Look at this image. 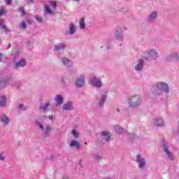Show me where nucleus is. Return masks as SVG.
I'll list each match as a JSON object with an SVG mask.
<instances>
[{
    "instance_id": "nucleus-1",
    "label": "nucleus",
    "mask_w": 179,
    "mask_h": 179,
    "mask_svg": "<svg viewBox=\"0 0 179 179\" xmlns=\"http://www.w3.org/2000/svg\"><path fill=\"white\" fill-rule=\"evenodd\" d=\"M129 101L131 107H138L141 104V96L139 95L131 96Z\"/></svg>"
},
{
    "instance_id": "nucleus-2",
    "label": "nucleus",
    "mask_w": 179,
    "mask_h": 179,
    "mask_svg": "<svg viewBox=\"0 0 179 179\" xmlns=\"http://www.w3.org/2000/svg\"><path fill=\"white\" fill-rule=\"evenodd\" d=\"M156 90H159V92L157 94L159 93H162V90H164V92H169V85L164 83H157V87H156Z\"/></svg>"
},
{
    "instance_id": "nucleus-3",
    "label": "nucleus",
    "mask_w": 179,
    "mask_h": 179,
    "mask_svg": "<svg viewBox=\"0 0 179 179\" xmlns=\"http://www.w3.org/2000/svg\"><path fill=\"white\" fill-rule=\"evenodd\" d=\"M85 83V77L82 76L80 78H78V80H76V85L78 87H82Z\"/></svg>"
},
{
    "instance_id": "nucleus-4",
    "label": "nucleus",
    "mask_w": 179,
    "mask_h": 179,
    "mask_svg": "<svg viewBox=\"0 0 179 179\" xmlns=\"http://www.w3.org/2000/svg\"><path fill=\"white\" fill-rule=\"evenodd\" d=\"M137 163H138L140 169H142V167H145V160L141 158V155L137 156Z\"/></svg>"
},
{
    "instance_id": "nucleus-5",
    "label": "nucleus",
    "mask_w": 179,
    "mask_h": 179,
    "mask_svg": "<svg viewBox=\"0 0 179 179\" xmlns=\"http://www.w3.org/2000/svg\"><path fill=\"white\" fill-rule=\"evenodd\" d=\"M70 146L71 148H76L77 149H80V143H79V142H78V141L76 140H73L71 141V143H70Z\"/></svg>"
},
{
    "instance_id": "nucleus-6",
    "label": "nucleus",
    "mask_w": 179,
    "mask_h": 179,
    "mask_svg": "<svg viewBox=\"0 0 179 179\" xmlns=\"http://www.w3.org/2000/svg\"><path fill=\"white\" fill-rule=\"evenodd\" d=\"M92 83L94 86H96V87H100V86H101V81L97 78H94L92 80Z\"/></svg>"
},
{
    "instance_id": "nucleus-7",
    "label": "nucleus",
    "mask_w": 179,
    "mask_h": 179,
    "mask_svg": "<svg viewBox=\"0 0 179 179\" xmlns=\"http://www.w3.org/2000/svg\"><path fill=\"white\" fill-rule=\"evenodd\" d=\"M142 66H143V60L140 59L138 61V64L136 66V71H141V69H142Z\"/></svg>"
},
{
    "instance_id": "nucleus-8",
    "label": "nucleus",
    "mask_w": 179,
    "mask_h": 179,
    "mask_svg": "<svg viewBox=\"0 0 179 179\" xmlns=\"http://www.w3.org/2000/svg\"><path fill=\"white\" fill-rule=\"evenodd\" d=\"M73 106H72V103L69 102L63 106L64 110H72Z\"/></svg>"
},
{
    "instance_id": "nucleus-9",
    "label": "nucleus",
    "mask_w": 179,
    "mask_h": 179,
    "mask_svg": "<svg viewBox=\"0 0 179 179\" xmlns=\"http://www.w3.org/2000/svg\"><path fill=\"white\" fill-rule=\"evenodd\" d=\"M26 65V61L24 59H21L18 63L16 64L15 68H19V66H24Z\"/></svg>"
},
{
    "instance_id": "nucleus-10",
    "label": "nucleus",
    "mask_w": 179,
    "mask_h": 179,
    "mask_svg": "<svg viewBox=\"0 0 179 179\" xmlns=\"http://www.w3.org/2000/svg\"><path fill=\"white\" fill-rule=\"evenodd\" d=\"M163 148H164V152L168 155V157H169L171 159V160H173V155H171V153L170 152V151H169V150H167V148L166 147V145H164Z\"/></svg>"
},
{
    "instance_id": "nucleus-11",
    "label": "nucleus",
    "mask_w": 179,
    "mask_h": 179,
    "mask_svg": "<svg viewBox=\"0 0 179 179\" xmlns=\"http://www.w3.org/2000/svg\"><path fill=\"white\" fill-rule=\"evenodd\" d=\"M0 106L1 107H4V106H6V98L5 96H1V99L0 101Z\"/></svg>"
},
{
    "instance_id": "nucleus-12",
    "label": "nucleus",
    "mask_w": 179,
    "mask_h": 179,
    "mask_svg": "<svg viewBox=\"0 0 179 179\" xmlns=\"http://www.w3.org/2000/svg\"><path fill=\"white\" fill-rule=\"evenodd\" d=\"M69 29H70V34H73V33H75V25H73V24H69Z\"/></svg>"
},
{
    "instance_id": "nucleus-13",
    "label": "nucleus",
    "mask_w": 179,
    "mask_h": 179,
    "mask_svg": "<svg viewBox=\"0 0 179 179\" xmlns=\"http://www.w3.org/2000/svg\"><path fill=\"white\" fill-rule=\"evenodd\" d=\"M80 24V29H85V18H81L79 22Z\"/></svg>"
},
{
    "instance_id": "nucleus-14",
    "label": "nucleus",
    "mask_w": 179,
    "mask_h": 179,
    "mask_svg": "<svg viewBox=\"0 0 179 179\" xmlns=\"http://www.w3.org/2000/svg\"><path fill=\"white\" fill-rule=\"evenodd\" d=\"M148 58H152L153 59V58H156V52H155L154 50H151L149 53H148Z\"/></svg>"
},
{
    "instance_id": "nucleus-15",
    "label": "nucleus",
    "mask_w": 179,
    "mask_h": 179,
    "mask_svg": "<svg viewBox=\"0 0 179 179\" xmlns=\"http://www.w3.org/2000/svg\"><path fill=\"white\" fill-rule=\"evenodd\" d=\"M156 124L158 127H163L164 125V122H163V120L158 119L156 120Z\"/></svg>"
},
{
    "instance_id": "nucleus-16",
    "label": "nucleus",
    "mask_w": 179,
    "mask_h": 179,
    "mask_svg": "<svg viewBox=\"0 0 179 179\" xmlns=\"http://www.w3.org/2000/svg\"><path fill=\"white\" fill-rule=\"evenodd\" d=\"M101 135H103V136H106V141H110V133H108V131H103L101 133Z\"/></svg>"
},
{
    "instance_id": "nucleus-17",
    "label": "nucleus",
    "mask_w": 179,
    "mask_h": 179,
    "mask_svg": "<svg viewBox=\"0 0 179 179\" xmlns=\"http://www.w3.org/2000/svg\"><path fill=\"white\" fill-rule=\"evenodd\" d=\"M56 101L57 104H62V96H61V95H57L56 96Z\"/></svg>"
},
{
    "instance_id": "nucleus-18",
    "label": "nucleus",
    "mask_w": 179,
    "mask_h": 179,
    "mask_svg": "<svg viewBox=\"0 0 179 179\" xmlns=\"http://www.w3.org/2000/svg\"><path fill=\"white\" fill-rule=\"evenodd\" d=\"M1 120V122H3V124H8V122H9V119L5 115L2 116Z\"/></svg>"
},
{
    "instance_id": "nucleus-19",
    "label": "nucleus",
    "mask_w": 179,
    "mask_h": 179,
    "mask_svg": "<svg viewBox=\"0 0 179 179\" xmlns=\"http://www.w3.org/2000/svg\"><path fill=\"white\" fill-rule=\"evenodd\" d=\"M65 48V44H61L60 45H57L55 47V51H58V50H64Z\"/></svg>"
},
{
    "instance_id": "nucleus-20",
    "label": "nucleus",
    "mask_w": 179,
    "mask_h": 179,
    "mask_svg": "<svg viewBox=\"0 0 179 179\" xmlns=\"http://www.w3.org/2000/svg\"><path fill=\"white\" fill-rule=\"evenodd\" d=\"M62 62L63 64H64L66 66H69V65L71 64V61H69V59H62Z\"/></svg>"
},
{
    "instance_id": "nucleus-21",
    "label": "nucleus",
    "mask_w": 179,
    "mask_h": 179,
    "mask_svg": "<svg viewBox=\"0 0 179 179\" xmlns=\"http://www.w3.org/2000/svg\"><path fill=\"white\" fill-rule=\"evenodd\" d=\"M48 107H50V103L47 102L44 106H41L40 108L43 110V111H47V108H48Z\"/></svg>"
},
{
    "instance_id": "nucleus-22",
    "label": "nucleus",
    "mask_w": 179,
    "mask_h": 179,
    "mask_svg": "<svg viewBox=\"0 0 179 179\" xmlns=\"http://www.w3.org/2000/svg\"><path fill=\"white\" fill-rule=\"evenodd\" d=\"M0 26L1 27V29L4 30V31H6V26L3 24V20L2 19H0Z\"/></svg>"
},
{
    "instance_id": "nucleus-23",
    "label": "nucleus",
    "mask_w": 179,
    "mask_h": 179,
    "mask_svg": "<svg viewBox=\"0 0 179 179\" xmlns=\"http://www.w3.org/2000/svg\"><path fill=\"white\" fill-rule=\"evenodd\" d=\"M71 134L73 135L74 138H79V132L76 130H72Z\"/></svg>"
},
{
    "instance_id": "nucleus-24",
    "label": "nucleus",
    "mask_w": 179,
    "mask_h": 179,
    "mask_svg": "<svg viewBox=\"0 0 179 179\" xmlns=\"http://www.w3.org/2000/svg\"><path fill=\"white\" fill-rule=\"evenodd\" d=\"M115 131H116L117 134H121V132H122V128L120 126H116L115 127Z\"/></svg>"
},
{
    "instance_id": "nucleus-25",
    "label": "nucleus",
    "mask_w": 179,
    "mask_h": 179,
    "mask_svg": "<svg viewBox=\"0 0 179 179\" xmlns=\"http://www.w3.org/2000/svg\"><path fill=\"white\" fill-rule=\"evenodd\" d=\"M45 10H46L47 13H49V15L52 14V10H51V9H50V6H48V5H45Z\"/></svg>"
},
{
    "instance_id": "nucleus-26",
    "label": "nucleus",
    "mask_w": 179,
    "mask_h": 179,
    "mask_svg": "<svg viewBox=\"0 0 179 179\" xmlns=\"http://www.w3.org/2000/svg\"><path fill=\"white\" fill-rule=\"evenodd\" d=\"M50 131H51V127L50 126H46L45 129L43 130V132L45 135H47Z\"/></svg>"
},
{
    "instance_id": "nucleus-27",
    "label": "nucleus",
    "mask_w": 179,
    "mask_h": 179,
    "mask_svg": "<svg viewBox=\"0 0 179 179\" xmlns=\"http://www.w3.org/2000/svg\"><path fill=\"white\" fill-rule=\"evenodd\" d=\"M52 9H55L57 8V2L56 1H50V2Z\"/></svg>"
},
{
    "instance_id": "nucleus-28",
    "label": "nucleus",
    "mask_w": 179,
    "mask_h": 179,
    "mask_svg": "<svg viewBox=\"0 0 179 179\" xmlns=\"http://www.w3.org/2000/svg\"><path fill=\"white\" fill-rule=\"evenodd\" d=\"M19 11L21 13V16H24V15H26V13H24V8H19Z\"/></svg>"
},
{
    "instance_id": "nucleus-29",
    "label": "nucleus",
    "mask_w": 179,
    "mask_h": 179,
    "mask_svg": "<svg viewBox=\"0 0 179 179\" xmlns=\"http://www.w3.org/2000/svg\"><path fill=\"white\" fill-rule=\"evenodd\" d=\"M156 16H157V13L156 12H153L150 15V19H156Z\"/></svg>"
},
{
    "instance_id": "nucleus-30",
    "label": "nucleus",
    "mask_w": 179,
    "mask_h": 179,
    "mask_svg": "<svg viewBox=\"0 0 179 179\" xmlns=\"http://www.w3.org/2000/svg\"><path fill=\"white\" fill-rule=\"evenodd\" d=\"M104 101H106V96H102L101 99L99 101V106H101Z\"/></svg>"
},
{
    "instance_id": "nucleus-31",
    "label": "nucleus",
    "mask_w": 179,
    "mask_h": 179,
    "mask_svg": "<svg viewBox=\"0 0 179 179\" xmlns=\"http://www.w3.org/2000/svg\"><path fill=\"white\" fill-rule=\"evenodd\" d=\"M20 27L21 29H26V27H27V24L24 22H22L20 24Z\"/></svg>"
},
{
    "instance_id": "nucleus-32",
    "label": "nucleus",
    "mask_w": 179,
    "mask_h": 179,
    "mask_svg": "<svg viewBox=\"0 0 179 179\" xmlns=\"http://www.w3.org/2000/svg\"><path fill=\"white\" fill-rule=\"evenodd\" d=\"M5 13H6V11L5 10V9L3 8L0 9V16H2V15H5Z\"/></svg>"
},
{
    "instance_id": "nucleus-33",
    "label": "nucleus",
    "mask_w": 179,
    "mask_h": 179,
    "mask_svg": "<svg viewBox=\"0 0 179 179\" xmlns=\"http://www.w3.org/2000/svg\"><path fill=\"white\" fill-rule=\"evenodd\" d=\"M2 87H5V83L3 82L0 83V89H2Z\"/></svg>"
},
{
    "instance_id": "nucleus-34",
    "label": "nucleus",
    "mask_w": 179,
    "mask_h": 179,
    "mask_svg": "<svg viewBox=\"0 0 179 179\" xmlns=\"http://www.w3.org/2000/svg\"><path fill=\"white\" fill-rule=\"evenodd\" d=\"M36 20L38 22H41V17H36Z\"/></svg>"
},
{
    "instance_id": "nucleus-35",
    "label": "nucleus",
    "mask_w": 179,
    "mask_h": 179,
    "mask_svg": "<svg viewBox=\"0 0 179 179\" xmlns=\"http://www.w3.org/2000/svg\"><path fill=\"white\" fill-rule=\"evenodd\" d=\"M5 2H6V3H8V5H9V3H10V2H12V0H5Z\"/></svg>"
},
{
    "instance_id": "nucleus-36",
    "label": "nucleus",
    "mask_w": 179,
    "mask_h": 179,
    "mask_svg": "<svg viewBox=\"0 0 179 179\" xmlns=\"http://www.w3.org/2000/svg\"><path fill=\"white\" fill-rule=\"evenodd\" d=\"M36 124L38 125L41 129H43V125L40 124V123H38V122H36Z\"/></svg>"
},
{
    "instance_id": "nucleus-37",
    "label": "nucleus",
    "mask_w": 179,
    "mask_h": 179,
    "mask_svg": "<svg viewBox=\"0 0 179 179\" xmlns=\"http://www.w3.org/2000/svg\"><path fill=\"white\" fill-rule=\"evenodd\" d=\"M0 160H5V157L2 155H0Z\"/></svg>"
},
{
    "instance_id": "nucleus-38",
    "label": "nucleus",
    "mask_w": 179,
    "mask_h": 179,
    "mask_svg": "<svg viewBox=\"0 0 179 179\" xmlns=\"http://www.w3.org/2000/svg\"><path fill=\"white\" fill-rule=\"evenodd\" d=\"M27 23H28V24H31V22H30V20H27Z\"/></svg>"
},
{
    "instance_id": "nucleus-39",
    "label": "nucleus",
    "mask_w": 179,
    "mask_h": 179,
    "mask_svg": "<svg viewBox=\"0 0 179 179\" xmlns=\"http://www.w3.org/2000/svg\"><path fill=\"white\" fill-rule=\"evenodd\" d=\"M19 108H23V105H19Z\"/></svg>"
},
{
    "instance_id": "nucleus-40",
    "label": "nucleus",
    "mask_w": 179,
    "mask_h": 179,
    "mask_svg": "<svg viewBox=\"0 0 179 179\" xmlns=\"http://www.w3.org/2000/svg\"><path fill=\"white\" fill-rule=\"evenodd\" d=\"M50 120H52V116L49 117Z\"/></svg>"
},
{
    "instance_id": "nucleus-41",
    "label": "nucleus",
    "mask_w": 179,
    "mask_h": 179,
    "mask_svg": "<svg viewBox=\"0 0 179 179\" xmlns=\"http://www.w3.org/2000/svg\"><path fill=\"white\" fill-rule=\"evenodd\" d=\"M84 144H85V145H87V142L85 141V142L84 143Z\"/></svg>"
},
{
    "instance_id": "nucleus-42",
    "label": "nucleus",
    "mask_w": 179,
    "mask_h": 179,
    "mask_svg": "<svg viewBox=\"0 0 179 179\" xmlns=\"http://www.w3.org/2000/svg\"><path fill=\"white\" fill-rule=\"evenodd\" d=\"M8 48H10V44H9V46H8Z\"/></svg>"
},
{
    "instance_id": "nucleus-43",
    "label": "nucleus",
    "mask_w": 179,
    "mask_h": 179,
    "mask_svg": "<svg viewBox=\"0 0 179 179\" xmlns=\"http://www.w3.org/2000/svg\"><path fill=\"white\" fill-rule=\"evenodd\" d=\"M63 179H68V178H63Z\"/></svg>"
},
{
    "instance_id": "nucleus-44",
    "label": "nucleus",
    "mask_w": 179,
    "mask_h": 179,
    "mask_svg": "<svg viewBox=\"0 0 179 179\" xmlns=\"http://www.w3.org/2000/svg\"><path fill=\"white\" fill-rule=\"evenodd\" d=\"M31 2H32L33 1V0H29Z\"/></svg>"
},
{
    "instance_id": "nucleus-45",
    "label": "nucleus",
    "mask_w": 179,
    "mask_h": 179,
    "mask_svg": "<svg viewBox=\"0 0 179 179\" xmlns=\"http://www.w3.org/2000/svg\"><path fill=\"white\" fill-rule=\"evenodd\" d=\"M75 1H79V0H75Z\"/></svg>"
}]
</instances>
